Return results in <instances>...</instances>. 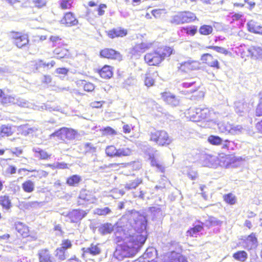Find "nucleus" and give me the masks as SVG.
<instances>
[{
  "label": "nucleus",
  "mask_w": 262,
  "mask_h": 262,
  "mask_svg": "<svg viewBox=\"0 0 262 262\" xmlns=\"http://www.w3.org/2000/svg\"><path fill=\"white\" fill-rule=\"evenodd\" d=\"M147 220L142 215L130 220L125 225L118 227L114 232V241L117 246L114 253L118 260L135 255L144 244L146 237L142 234L134 235L132 230L142 233L146 230Z\"/></svg>",
  "instance_id": "f257e3e1"
},
{
  "label": "nucleus",
  "mask_w": 262,
  "mask_h": 262,
  "mask_svg": "<svg viewBox=\"0 0 262 262\" xmlns=\"http://www.w3.org/2000/svg\"><path fill=\"white\" fill-rule=\"evenodd\" d=\"M173 53V49L163 46L146 53L144 56L145 62L149 66L160 67L162 62Z\"/></svg>",
  "instance_id": "f03ea898"
},
{
  "label": "nucleus",
  "mask_w": 262,
  "mask_h": 262,
  "mask_svg": "<svg viewBox=\"0 0 262 262\" xmlns=\"http://www.w3.org/2000/svg\"><path fill=\"white\" fill-rule=\"evenodd\" d=\"M179 91L184 95H191V97H203L204 93L200 90V85L192 78H185L180 85Z\"/></svg>",
  "instance_id": "7ed1b4c3"
},
{
  "label": "nucleus",
  "mask_w": 262,
  "mask_h": 262,
  "mask_svg": "<svg viewBox=\"0 0 262 262\" xmlns=\"http://www.w3.org/2000/svg\"><path fill=\"white\" fill-rule=\"evenodd\" d=\"M50 41L52 42V46L56 47L53 51L56 58L61 59L70 57L71 54L69 50L67 48V45L59 36H51L50 37Z\"/></svg>",
  "instance_id": "20e7f679"
},
{
  "label": "nucleus",
  "mask_w": 262,
  "mask_h": 262,
  "mask_svg": "<svg viewBox=\"0 0 262 262\" xmlns=\"http://www.w3.org/2000/svg\"><path fill=\"white\" fill-rule=\"evenodd\" d=\"M149 140L159 146H167L172 140L168 133L163 129H154L149 134Z\"/></svg>",
  "instance_id": "39448f33"
},
{
  "label": "nucleus",
  "mask_w": 262,
  "mask_h": 262,
  "mask_svg": "<svg viewBox=\"0 0 262 262\" xmlns=\"http://www.w3.org/2000/svg\"><path fill=\"white\" fill-rule=\"evenodd\" d=\"M208 108L202 107L191 106L185 112V117L193 122H200L206 119L209 115Z\"/></svg>",
  "instance_id": "423d86ee"
},
{
  "label": "nucleus",
  "mask_w": 262,
  "mask_h": 262,
  "mask_svg": "<svg viewBox=\"0 0 262 262\" xmlns=\"http://www.w3.org/2000/svg\"><path fill=\"white\" fill-rule=\"evenodd\" d=\"M196 19L194 13L188 11H183L178 12L172 17L171 23L174 25L188 24Z\"/></svg>",
  "instance_id": "0eeeda50"
},
{
  "label": "nucleus",
  "mask_w": 262,
  "mask_h": 262,
  "mask_svg": "<svg viewBox=\"0 0 262 262\" xmlns=\"http://www.w3.org/2000/svg\"><path fill=\"white\" fill-rule=\"evenodd\" d=\"M10 37L13 43L19 49L26 48L29 45V36L26 33L12 31L10 32Z\"/></svg>",
  "instance_id": "6e6552de"
},
{
  "label": "nucleus",
  "mask_w": 262,
  "mask_h": 262,
  "mask_svg": "<svg viewBox=\"0 0 262 262\" xmlns=\"http://www.w3.org/2000/svg\"><path fill=\"white\" fill-rule=\"evenodd\" d=\"M199 61L195 60L188 59L179 63L178 71L181 73H187L192 71L200 69Z\"/></svg>",
  "instance_id": "1a4fd4ad"
},
{
  "label": "nucleus",
  "mask_w": 262,
  "mask_h": 262,
  "mask_svg": "<svg viewBox=\"0 0 262 262\" xmlns=\"http://www.w3.org/2000/svg\"><path fill=\"white\" fill-rule=\"evenodd\" d=\"M105 153L110 157H121L129 156L131 150L128 148L117 149L114 145H110L106 147Z\"/></svg>",
  "instance_id": "9d476101"
},
{
  "label": "nucleus",
  "mask_w": 262,
  "mask_h": 262,
  "mask_svg": "<svg viewBox=\"0 0 262 262\" xmlns=\"http://www.w3.org/2000/svg\"><path fill=\"white\" fill-rule=\"evenodd\" d=\"M201 60L204 64L214 70H218L221 69L220 62L211 54H203L201 57Z\"/></svg>",
  "instance_id": "9b49d317"
},
{
  "label": "nucleus",
  "mask_w": 262,
  "mask_h": 262,
  "mask_svg": "<svg viewBox=\"0 0 262 262\" xmlns=\"http://www.w3.org/2000/svg\"><path fill=\"white\" fill-rule=\"evenodd\" d=\"M99 56L101 58L111 60H120L122 56L119 52L110 48H105L99 52Z\"/></svg>",
  "instance_id": "f8f14e48"
},
{
  "label": "nucleus",
  "mask_w": 262,
  "mask_h": 262,
  "mask_svg": "<svg viewBox=\"0 0 262 262\" xmlns=\"http://www.w3.org/2000/svg\"><path fill=\"white\" fill-rule=\"evenodd\" d=\"M15 228L16 231L23 238L29 237L30 240L35 241L36 237L31 235L29 227L21 222H17L15 224Z\"/></svg>",
  "instance_id": "ddd939ff"
},
{
  "label": "nucleus",
  "mask_w": 262,
  "mask_h": 262,
  "mask_svg": "<svg viewBox=\"0 0 262 262\" xmlns=\"http://www.w3.org/2000/svg\"><path fill=\"white\" fill-rule=\"evenodd\" d=\"M88 213V211L75 209L69 212L67 216L71 223H79L87 215Z\"/></svg>",
  "instance_id": "4468645a"
},
{
  "label": "nucleus",
  "mask_w": 262,
  "mask_h": 262,
  "mask_svg": "<svg viewBox=\"0 0 262 262\" xmlns=\"http://www.w3.org/2000/svg\"><path fill=\"white\" fill-rule=\"evenodd\" d=\"M159 77V72L155 70H148L144 76V83L148 88L155 85L157 79Z\"/></svg>",
  "instance_id": "2eb2a0df"
},
{
  "label": "nucleus",
  "mask_w": 262,
  "mask_h": 262,
  "mask_svg": "<svg viewBox=\"0 0 262 262\" xmlns=\"http://www.w3.org/2000/svg\"><path fill=\"white\" fill-rule=\"evenodd\" d=\"M107 37L111 39L124 37L128 34V30L121 27L113 28L105 32Z\"/></svg>",
  "instance_id": "dca6fc26"
},
{
  "label": "nucleus",
  "mask_w": 262,
  "mask_h": 262,
  "mask_svg": "<svg viewBox=\"0 0 262 262\" xmlns=\"http://www.w3.org/2000/svg\"><path fill=\"white\" fill-rule=\"evenodd\" d=\"M162 100L168 105L174 107L179 104L180 101L177 97L169 92H164L161 93Z\"/></svg>",
  "instance_id": "f3484780"
},
{
  "label": "nucleus",
  "mask_w": 262,
  "mask_h": 262,
  "mask_svg": "<svg viewBox=\"0 0 262 262\" xmlns=\"http://www.w3.org/2000/svg\"><path fill=\"white\" fill-rule=\"evenodd\" d=\"M78 21L74 13L68 12L64 14L60 23L66 27H71L78 24Z\"/></svg>",
  "instance_id": "a211bd4d"
},
{
  "label": "nucleus",
  "mask_w": 262,
  "mask_h": 262,
  "mask_svg": "<svg viewBox=\"0 0 262 262\" xmlns=\"http://www.w3.org/2000/svg\"><path fill=\"white\" fill-rule=\"evenodd\" d=\"M39 262H54L55 258L48 248L39 250L37 253Z\"/></svg>",
  "instance_id": "6ab92c4d"
},
{
  "label": "nucleus",
  "mask_w": 262,
  "mask_h": 262,
  "mask_svg": "<svg viewBox=\"0 0 262 262\" xmlns=\"http://www.w3.org/2000/svg\"><path fill=\"white\" fill-rule=\"evenodd\" d=\"M99 76L104 79H109L111 78L114 75V68L110 65L105 64L101 68L98 69L96 70Z\"/></svg>",
  "instance_id": "aec40b11"
},
{
  "label": "nucleus",
  "mask_w": 262,
  "mask_h": 262,
  "mask_svg": "<svg viewBox=\"0 0 262 262\" xmlns=\"http://www.w3.org/2000/svg\"><path fill=\"white\" fill-rule=\"evenodd\" d=\"M96 200L97 198L93 196L90 191L86 189H82L80 192L79 195L78 196V200L77 203L78 205H81L82 204L81 202L82 201L85 202L91 201L93 202Z\"/></svg>",
  "instance_id": "412c9836"
},
{
  "label": "nucleus",
  "mask_w": 262,
  "mask_h": 262,
  "mask_svg": "<svg viewBox=\"0 0 262 262\" xmlns=\"http://www.w3.org/2000/svg\"><path fill=\"white\" fill-rule=\"evenodd\" d=\"M28 171L29 172H34L33 174H32L31 177L36 179L37 180H40L42 178H46L49 172L46 170L42 169H27L26 168H20L18 170L19 172L20 171Z\"/></svg>",
  "instance_id": "4be33fe9"
},
{
  "label": "nucleus",
  "mask_w": 262,
  "mask_h": 262,
  "mask_svg": "<svg viewBox=\"0 0 262 262\" xmlns=\"http://www.w3.org/2000/svg\"><path fill=\"white\" fill-rule=\"evenodd\" d=\"M251 58L255 60L262 59V48L258 46H251L248 50Z\"/></svg>",
  "instance_id": "5701e85b"
},
{
  "label": "nucleus",
  "mask_w": 262,
  "mask_h": 262,
  "mask_svg": "<svg viewBox=\"0 0 262 262\" xmlns=\"http://www.w3.org/2000/svg\"><path fill=\"white\" fill-rule=\"evenodd\" d=\"M0 206L6 210H9L11 209L13 205L10 196L8 194H5L0 195Z\"/></svg>",
  "instance_id": "b1692460"
},
{
  "label": "nucleus",
  "mask_w": 262,
  "mask_h": 262,
  "mask_svg": "<svg viewBox=\"0 0 262 262\" xmlns=\"http://www.w3.org/2000/svg\"><path fill=\"white\" fill-rule=\"evenodd\" d=\"M247 28L250 32L262 35V26L258 23L251 20L247 23Z\"/></svg>",
  "instance_id": "393cba45"
},
{
  "label": "nucleus",
  "mask_w": 262,
  "mask_h": 262,
  "mask_svg": "<svg viewBox=\"0 0 262 262\" xmlns=\"http://www.w3.org/2000/svg\"><path fill=\"white\" fill-rule=\"evenodd\" d=\"M83 251L82 256L83 257L85 254L89 253L93 256L99 255L101 253V249L99 247V244L94 245L91 244L90 246L88 248H82Z\"/></svg>",
  "instance_id": "a878e982"
},
{
  "label": "nucleus",
  "mask_w": 262,
  "mask_h": 262,
  "mask_svg": "<svg viewBox=\"0 0 262 262\" xmlns=\"http://www.w3.org/2000/svg\"><path fill=\"white\" fill-rule=\"evenodd\" d=\"M77 85L78 87L82 88L85 91L88 92L93 91L95 88L94 83L83 79L77 81Z\"/></svg>",
  "instance_id": "bb28decb"
},
{
  "label": "nucleus",
  "mask_w": 262,
  "mask_h": 262,
  "mask_svg": "<svg viewBox=\"0 0 262 262\" xmlns=\"http://www.w3.org/2000/svg\"><path fill=\"white\" fill-rule=\"evenodd\" d=\"M81 177L78 174H73L67 178L66 184L72 187H76L81 182Z\"/></svg>",
  "instance_id": "cd10ccee"
},
{
  "label": "nucleus",
  "mask_w": 262,
  "mask_h": 262,
  "mask_svg": "<svg viewBox=\"0 0 262 262\" xmlns=\"http://www.w3.org/2000/svg\"><path fill=\"white\" fill-rule=\"evenodd\" d=\"M55 62L54 61H51L50 62L46 63L42 60H38L33 62L32 64V69L33 70L37 71L41 68L53 67L54 66Z\"/></svg>",
  "instance_id": "c85d7f7f"
},
{
  "label": "nucleus",
  "mask_w": 262,
  "mask_h": 262,
  "mask_svg": "<svg viewBox=\"0 0 262 262\" xmlns=\"http://www.w3.org/2000/svg\"><path fill=\"white\" fill-rule=\"evenodd\" d=\"M168 262H187V260L182 254L173 251L169 257Z\"/></svg>",
  "instance_id": "c756f323"
},
{
  "label": "nucleus",
  "mask_w": 262,
  "mask_h": 262,
  "mask_svg": "<svg viewBox=\"0 0 262 262\" xmlns=\"http://www.w3.org/2000/svg\"><path fill=\"white\" fill-rule=\"evenodd\" d=\"M21 187L24 192L32 193L35 190V184L32 180H27L21 184Z\"/></svg>",
  "instance_id": "7c9ffc66"
},
{
  "label": "nucleus",
  "mask_w": 262,
  "mask_h": 262,
  "mask_svg": "<svg viewBox=\"0 0 262 262\" xmlns=\"http://www.w3.org/2000/svg\"><path fill=\"white\" fill-rule=\"evenodd\" d=\"M36 156L40 160H47L50 159L51 155L45 150L39 148L33 149Z\"/></svg>",
  "instance_id": "2f4dec72"
},
{
  "label": "nucleus",
  "mask_w": 262,
  "mask_h": 262,
  "mask_svg": "<svg viewBox=\"0 0 262 262\" xmlns=\"http://www.w3.org/2000/svg\"><path fill=\"white\" fill-rule=\"evenodd\" d=\"M64 141L74 139L77 135V132L72 128L64 127Z\"/></svg>",
  "instance_id": "473e14b6"
},
{
  "label": "nucleus",
  "mask_w": 262,
  "mask_h": 262,
  "mask_svg": "<svg viewBox=\"0 0 262 262\" xmlns=\"http://www.w3.org/2000/svg\"><path fill=\"white\" fill-rule=\"evenodd\" d=\"M13 131L11 126L8 125H2L0 128V138L9 137L11 136Z\"/></svg>",
  "instance_id": "72a5a7b5"
},
{
  "label": "nucleus",
  "mask_w": 262,
  "mask_h": 262,
  "mask_svg": "<svg viewBox=\"0 0 262 262\" xmlns=\"http://www.w3.org/2000/svg\"><path fill=\"white\" fill-rule=\"evenodd\" d=\"M232 256L237 261L245 262L248 258V254L244 250H239L233 253Z\"/></svg>",
  "instance_id": "f704fd0d"
},
{
  "label": "nucleus",
  "mask_w": 262,
  "mask_h": 262,
  "mask_svg": "<svg viewBox=\"0 0 262 262\" xmlns=\"http://www.w3.org/2000/svg\"><path fill=\"white\" fill-rule=\"evenodd\" d=\"M224 201L230 205H235L237 203L236 196L232 193H228L223 196Z\"/></svg>",
  "instance_id": "c9c22d12"
},
{
  "label": "nucleus",
  "mask_w": 262,
  "mask_h": 262,
  "mask_svg": "<svg viewBox=\"0 0 262 262\" xmlns=\"http://www.w3.org/2000/svg\"><path fill=\"white\" fill-rule=\"evenodd\" d=\"M213 30V29L212 26L203 25L200 27L199 32L201 35L206 36L211 34Z\"/></svg>",
  "instance_id": "e433bc0d"
},
{
  "label": "nucleus",
  "mask_w": 262,
  "mask_h": 262,
  "mask_svg": "<svg viewBox=\"0 0 262 262\" xmlns=\"http://www.w3.org/2000/svg\"><path fill=\"white\" fill-rule=\"evenodd\" d=\"M113 230V226L108 223L102 225L99 229L100 233L103 235L111 233Z\"/></svg>",
  "instance_id": "4c0bfd02"
},
{
  "label": "nucleus",
  "mask_w": 262,
  "mask_h": 262,
  "mask_svg": "<svg viewBox=\"0 0 262 262\" xmlns=\"http://www.w3.org/2000/svg\"><path fill=\"white\" fill-rule=\"evenodd\" d=\"M207 141L212 145L219 146L222 144L223 140L218 136L210 135L207 138Z\"/></svg>",
  "instance_id": "58836bf2"
},
{
  "label": "nucleus",
  "mask_w": 262,
  "mask_h": 262,
  "mask_svg": "<svg viewBox=\"0 0 262 262\" xmlns=\"http://www.w3.org/2000/svg\"><path fill=\"white\" fill-rule=\"evenodd\" d=\"M149 46L143 42L136 43L132 49L133 54H136L138 52H142L149 48Z\"/></svg>",
  "instance_id": "ea45409f"
},
{
  "label": "nucleus",
  "mask_w": 262,
  "mask_h": 262,
  "mask_svg": "<svg viewBox=\"0 0 262 262\" xmlns=\"http://www.w3.org/2000/svg\"><path fill=\"white\" fill-rule=\"evenodd\" d=\"M73 0H60L59 7L61 10L71 9L73 7Z\"/></svg>",
  "instance_id": "a19ab883"
},
{
  "label": "nucleus",
  "mask_w": 262,
  "mask_h": 262,
  "mask_svg": "<svg viewBox=\"0 0 262 262\" xmlns=\"http://www.w3.org/2000/svg\"><path fill=\"white\" fill-rule=\"evenodd\" d=\"M203 228V223H202L201 225H195L194 227L190 228L188 230H187V235L192 237L197 233L202 230Z\"/></svg>",
  "instance_id": "79ce46f5"
},
{
  "label": "nucleus",
  "mask_w": 262,
  "mask_h": 262,
  "mask_svg": "<svg viewBox=\"0 0 262 262\" xmlns=\"http://www.w3.org/2000/svg\"><path fill=\"white\" fill-rule=\"evenodd\" d=\"M150 165L152 167H156L160 172H164V166L158 161L155 157L150 158Z\"/></svg>",
  "instance_id": "37998d69"
},
{
  "label": "nucleus",
  "mask_w": 262,
  "mask_h": 262,
  "mask_svg": "<svg viewBox=\"0 0 262 262\" xmlns=\"http://www.w3.org/2000/svg\"><path fill=\"white\" fill-rule=\"evenodd\" d=\"M15 97L12 95H6L5 94L0 99L1 103L3 105H8L14 103Z\"/></svg>",
  "instance_id": "c03bdc74"
},
{
  "label": "nucleus",
  "mask_w": 262,
  "mask_h": 262,
  "mask_svg": "<svg viewBox=\"0 0 262 262\" xmlns=\"http://www.w3.org/2000/svg\"><path fill=\"white\" fill-rule=\"evenodd\" d=\"M141 179H136L127 183L125 185V188L127 190H130L136 188L139 184L142 183Z\"/></svg>",
  "instance_id": "a18cd8bd"
},
{
  "label": "nucleus",
  "mask_w": 262,
  "mask_h": 262,
  "mask_svg": "<svg viewBox=\"0 0 262 262\" xmlns=\"http://www.w3.org/2000/svg\"><path fill=\"white\" fill-rule=\"evenodd\" d=\"M259 101L255 110V115L257 117L262 116V91L258 93Z\"/></svg>",
  "instance_id": "49530a36"
},
{
  "label": "nucleus",
  "mask_w": 262,
  "mask_h": 262,
  "mask_svg": "<svg viewBox=\"0 0 262 262\" xmlns=\"http://www.w3.org/2000/svg\"><path fill=\"white\" fill-rule=\"evenodd\" d=\"M55 255L60 261H62L66 259V251L62 250V248H59V247L56 249Z\"/></svg>",
  "instance_id": "de8ad7c7"
},
{
  "label": "nucleus",
  "mask_w": 262,
  "mask_h": 262,
  "mask_svg": "<svg viewBox=\"0 0 262 262\" xmlns=\"http://www.w3.org/2000/svg\"><path fill=\"white\" fill-rule=\"evenodd\" d=\"M151 13L156 18H160L165 15L166 11L165 9H157L152 10Z\"/></svg>",
  "instance_id": "09e8293b"
},
{
  "label": "nucleus",
  "mask_w": 262,
  "mask_h": 262,
  "mask_svg": "<svg viewBox=\"0 0 262 262\" xmlns=\"http://www.w3.org/2000/svg\"><path fill=\"white\" fill-rule=\"evenodd\" d=\"M64 127L59 128L50 135V137H57L58 139L64 141Z\"/></svg>",
  "instance_id": "8fccbe9b"
},
{
  "label": "nucleus",
  "mask_w": 262,
  "mask_h": 262,
  "mask_svg": "<svg viewBox=\"0 0 262 262\" xmlns=\"http://www.w3.org/2000/svg\"><path fill=\"white\" fill-rule=\"evenodd\" d=\"M226 158L228 159L227 165L231 164L243 160V158L242 157H236L234 154L226 155Z\"/></svg>",
  "instance_id": "3c124183"
},
{
  "label": "nucleus",
  "mask_w": 262,
  "mask_h": 262,
  "mask_svg": "<svg viewBox=\"0 0 262 262\" xmlns=\"http://www.w3.org/2000/svg\"><path fill=\"white\" fill-rule=\"evenodd\" d=\"M183 30L186 33V34L190 36H194L198 31L197 27L193 26L191 27H186L183 28Z\"/></svg>",
  "instance_id": "603ef678"
},
{
  "label": "nucleus",
  "mask_w": 262,
  "mask_h": 262,
  "mask_svg": "<svg viewBox=\"0 0 262 262\" xmlns=\"http://www.w3.org/2000/svg\"><path fill=\"white\" fill-rule=\"evenodd\" d=\"M206 48L213 50L218 53H222L225 55H227L229 53L227 50L219 46H209L207 47Z\"/></svg>",
  "instance_id": "864d4df0"
},
{
  "label": "nucleus",
  "mask_w": 262,
  "mask_h": 262,
  "mask_svg": "<svg viewBox=\"0 0 262 262\" xmlns=\"http://www.w3.org/2000/svg\"><path fill=\"white\" fill-rule=\"evenodd\" d=\"M102 134L104 136H113L117 134V132L110 126L104 127L102 129Z\"/></svg>",
  "instance_id": "5fc2aeb1"
},
{
  "label": "nucleus",
  "mask_w": 262,
  "mask_h": 262,
  "mask_svg": "<svg viewBox=\"0 0 262 262\" xmlns=\"http://www.w3.org/2000/svg\"><path fill=\"white\" fill-rule=\"evenodd\" d=\"M72 247V242L69 239H65L62 241L61 247L59 248H62V250L66 251L67 249H70Z\"/></svg>",
  "instance_id": "6e6d98bb"
},
{
  "label": "nucleus",
  "mask_w": 262,
  "mask_h": 262,
  "mask_svg": "<svg viewBox=\"0 0 262 262\" xmlns=\"http://www.w3.org/2000/svg\"><path fill=\"white\" fill-rule=\"evenodd\" d=\"M247 243H251L252 245L256 246L257 243V239L256 237L255 234L252 233L249 235L246 239Z\"/></svg>",
  "instance_id": "4d7b16f0"
},
{
  "label": "nucleus",
  "mask_w": 262,
  "mask_h": 262,
  "mask_svg": "<svg viewBox=\"0 0 262 262\" xmlns=\"http://www.w3.org/2000/svg\"><path fill=\"white\" fill-rule=\"evenodd\" d=\"M85 153L94 152L96 151V147L91 143H86L84 145Z\"/></svg>",
  "instance_id": "13d9d810"
},
{
  "label": "nucleus",
  "mask_w": 262,
  "mask_h": 262,
  "mask_svg": "<svg viewBox=\"0 0 262 262\" xmlns=\"http://www.w3.org/2000/svg\"><path fill=\"white\" fill-rule=\"evenodd\" d=\"M104 103V101H94L90 103V106L92 108H100Z\"/></svg>",
  "instance_id": "bf43d9fd"
},
{
  "label": "nucleus",
  "mask_w": 262,
  "mask_h": 262,
  "mask_svg": "<svg viewBox=\"0 0 262 262\" xmlns=\"http://www.w3.org/2000/svg\"><path fill=\"white\" fill-rule=\"evenodd\" d=\"M107 6L104 4H101L99 5L97 9L98 16H102L105 13V10L106 9Z\"/></svg>",
  "instance_id": "052dcab7"
},
{
  "label": "nucleus",
  "mask_w": 262,
  "mask_h": 262,
  "mask_svg": "<svg viewBox=\"0 0 262 262\" xmlns=\"http://www.w3.org/2000/svg\"><path fill=\"white\" fill-rule=\"evenodd\" d=\"M33 3L35 6L38 8H42L46 5V0H33Z\"/></svg>",
  "instance_id": "680f3d73"
},
{
  "label": "nucleus",
  "mask_w": 262,
  "mask_h": 262,
  "mask_svg": "<svg viewBox=\"0 0 262 262\" xmlns=\"http://www.w3.org/2000/svg\"><path fill=\"white\" fill-rule=\"evenodd\" d=\"M69 70L66 68H58L56 69V73L59 75H67Z\"/></svg>",
  "instance_id": "e2e57ef3"
},
{
  "label": "nucleus",
  "mask_w": 262,
  "mask_h": 262,
  "mask_svg": "<svg viewBox=\"0 0 262 262\" xmlns=\"http://www.w3.org/2000/svg\"><path fill=\"white\" fill-rule=\"evenodd\" d=\"M111 209L107 207H104L102 209H98V214L100 215H105L111 213Z\"/></svg>",
  "instance_id": "0e129e2a"
},
{
  "label": "nucleus",
  "mask_w": 262,
  "mask_h": 262,
  "mask_svg": "<svg viewBox=\"0 0 262 262\" xmlns=\"http://www.w3.org/2000/svg\"><path fill=\"white\" fill-rule=\"evenodd\" d=\"M53 167L56 169H67L68 168V164L66 163L58 162Z\"/></svg>",
  "instance_id": "69168bd1"
},
{
  "label": "nucleus",
  "mask_w": 262,
  "mask_h": 262,
  "mask_svg": "<svg viewBox=\"0 0 262 262\" xmlns=\"http://www.w3.org/2000/svg\"><path fill=\"white\" fill-rule=\"evenodd\" d=\"M16 172V168L14 165H9L6 169V173L9 174H15Z\"/></svg>",
  "instance_id": "338daca9"
},
{
  "label": "nucleus",
  "mask_w": 262,
  "mask_h": 262,
  "mask_svg": "<svg viewBox=\"0 0 262 262\" xmlns=\"http://www.w3.org/2000/svg\"><path fill=\"white\" fill-rule=\"evenodd\" d=\"M133 127L128 124H125L123 126V132L125 134H129L131 132Z\"/></svg>",
  "instance_id": "774afa93"
}]
</instances>
